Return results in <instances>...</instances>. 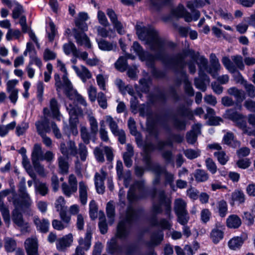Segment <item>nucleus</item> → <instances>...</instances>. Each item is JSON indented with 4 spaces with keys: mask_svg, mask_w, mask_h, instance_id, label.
Returning a JSON list of instances; mask_svg holds the SVG:
<instances>
[{
    "mask_svg": "<svg viewBox=\"0 0 255 255\" xmlns=\"http://www.w3.org/2000/svg\"><path fill=\"white\" fill-rule=\"evenodd\" d=\"M107 251L112 255L121 254L123 252L122 247L117 244L115 239H112L110 243L108 244Z\"/></svg>",
    "mask_w": 255,
    "mask_h": 255,
    "instance_id": "32",
    "label": "nucleus"
},
{
    "mask_svg": "<svg viewBox=\"0 0 255 255\" xmlns=\"http://www.w3.org/2000/svg\"><path fill=\"white\" fill-rule=\"evenodd\" d=\"M151 171L155 175V177L152 181V184L154 185L158 184L160 182V176L164 171V168L162 167L159 164H156L151 168Z\"/></svg>",
    "mask_w": 255,
    "mask_h": 255,
    "instance_id": "28",
    "label": "nucleus"
},
{
    "mask_svg": "<svg viewBox=\"0 0 255 255\" xmlns=\"http://www.w3.org/2000/svg\"><path fill=\"white\" fill-rule=\"evenodd\" d=\"M241 224V219L236 215L229 216L226 220L227 226L230 228L237 229Z\"/></svg>",
    "mask_w": 255,
    "mask_h": 255,
    "instance_id": "30",
    "label": "nucleus"
},
{
    "mask_svg": "<svg viewBox=\"0 0 255 255\" xmlns=\"http://www.w3.org/2000/svg\"><path fill=\"white\" fill-rule=\"evenodd\" d=\"M222 62L225 67L231 73L237 72L236 67L227 56H224L222 59Z\"/></svg>",
    "mask_w": 255,
    "mask_h": 255,
    "instance_id": "42",
    "label": "nucleus"
},
{
    "mask_svg": "<svg viewBox=\"0 0 255 255\" xmlns=\"http://www.w3.org/2000/svg\"><path fill=\"white\" fill-rule=\"evenodd\" d=\"M18 191L19 197L15 193L12 194V201L15 209L12 211L11 218L12 222L20 228L21 232L26 233L28 231L29 224L24 220L22 213L16 209L28 208L32 203L30 197L26 190L24 178L19 182Z\"/></svg>",
    "mask_w": 255,
    "mask_h": 255,
    "instance_id": "2",
    "label": "nucleus"
},
{
    "mask_svg": "<svg viewBox=\"0 0 255 255\" xmlns=\"http://www.w3.org/2000/svg\"><path fill=\"white\" fill-rule=\"evenodd\" d=\"M68 158L66 157L60 156L59 157L58 167L59 172L62 174H67L68 173L69 164L68 163Z\"/></svg>",
    "mask_w": 255,
    "mask_h": 255,
    "instance_id": "33",
    "label": "nucleus"
},
{
    "mask_svg": "<svg viewBox=\"0 0 255 255\" xmlns=\"http://www.w3.org/2000/svg\"><path fill=\"white\" fill-rule=\"evenodd\" d=\"M99 48L103 51L114 50L116 48V44L104 39L97 40Z\"/></svg>",
    "mask_w": 255,
    "mask_h": 255,
    "instance_id": "35",
    "label": "nucleus"
},
{
    "mask_svg": "<svg viewBox=\"0 0 255 255\" xmlns=\"http://www.w3.org/2000/svg\"><path fill=\"white\" fill-rule=\"evenodd\" d=\"M163 239V233L162 231L153 233L150 241L145 243L146 245L149 248L154 247L159 245Z\"/></svg>",
    "mask_w": 255,
    "mask_h": 255,
    "instance_id": "21",
    "label": "nucleus"
},
{
    "mask_svg": "<svg viewBox=\"0 0 255 255\" xmlns=\"http://www.w3.org/2000/svg\"><path fill=\"white\" fill-rule=\"evenodd\" d=\"M98 206L94 200H92L89 204V214L91 218L94 220L97 217Z\"/></svg>",
    "mask_w": 255,
    "mask_h": 255,
    "instance_id": "58",
    "label": "nucleus"
},
{
    "mask_svg": "<svg viewBox=\"0 0 255 255\" xmlns=\"http://www.w3.org/2000/svg\"><path fill=\"white\" fill-rule=\"evenodd\" d=\"M183 152L185 156L189 159H195L200 155V151L199 149H187L184 150Z\"/></svg>",
    "mask_w": 255,
    "mask_h": 255,
    "instance_id": "60",
    "label": "nucleus"
},
{
    "mask_svg": "<svg viewBox=\"0 0 255 255\" xmlns=\"http://www.w3.org/2000/svg\"><path fill=\"white\" fill-rule=\"evenodd\" d=\"M33 222L37 230L41 232L45 233L48 231L49 222L47 219H40L38 216H34Z\"/></svg>",
    "mask_w": 255,
    "mask_h": 255,
    "instance_id": "24",
    "label": "nucleus"
},
{
    "mask_svg": "<svg viewBox=\"0 0 255 255\" xmlns=\"http://www.w3.org/2000/svg\"><path fill=\"white\" fill-rule=\"evenodd\" d=\"M167 217L168 219L162 218L158 221L156 216H153L150 219L149 222L153 227H159L163 230H169L172 226V223L170 221L172 216H171L170 218Z\"/></svg>",
    "mask_w": 255,
    "mask_h": 255,
    "instance_id": "13",
    "label": "nucleus"
},
{
    "mask_svg": "<svg viewBox=\"0 0 255 255\" xmlns=\"http://www.w3.org/2000/svg\"><path fill=\"white\" fill-rule=\"evenodd\" d=\"M107 14L117 32L120 34H124L125 31L123 29V25L121 22L118 20L117 15L115 11L112 9H108Z\"/></svg>",
    "mask_w": 255,
    "mask_h": 255,
    "instance_id": "17",
    "label": "nucleus"
},
{
    "mask_svg": "<svg viewBox=\"0 0 255 255\" xmlns=\"http://www.w3.org/2000/svg\"><path fill=\"white\" fill-rule=\"evenodd\" d=\"M214 155L217 158L218 162L222 165L226 164L229 159L226 152L223 150L215 152Z\"/></svg>",
    "mask_w": 255,
    "mask_h": 255,
    "instance_id": "44",
    "label": "nucleus"
},
{
    "mask_svg": "<svg viewBox=\"0 0 255 255\" xmlns=\"http://www.w3.org/2000/svg\"><path fill=\"white\" fill-rule=\"evenodd\" d=\"M61 188L63 194L68 197L76 193L77 191V180L76 176L74 174L70 175L68 183L63 182Z\"/></svg>",
    "mask_w": 255,
    "mask_h": 255,
    "instance_id": "8",
    "label": "nucleus"
},
{
    "mask_svg": "<svg viewBox=\"0 0 255 255\" xmlns=\"http://www.w3.org/2000/svg\"><path fill=\"white\" fill-rule=\"evenodd\" d=\"M174 46L173 47L169 46L168 47L173 48L175 46L174 44ZM167 47H168V46L165 47V50H166ZM164 54L166 63H163L167 66H171L175 72L177 74L179 73L180 76H181V72L184 71L183 69L186 65V62L185 61V56L184 54L181 53H178L171 59L168 60L165 56V50H164Z\"/></svg>",
    "mask_w": 255,
    "mask_h": 255,
    "instance_id": "6",
    "label": "nucleus"
},
{
    "mask_svg": "<svg viewBox=\"0 0 255 255\" xmlns=\"http://www.w3.org/2000/svg\"><path fill=\"white\" fill-rule=\"evenodd\" d=\"M205 164L207 169L212 174L217 172V167L215 162L211 158H207L205 160Z\"/></svg>",
    "mask_w": 255,
    "mask_h": 255,
    "instance_id": "63",
    "label": "nucleus"
},
{
    "mask_svg": "<svg viewBox=\"0 0 255 255\" xmlns=\"http://www.w3.org/2000/svg\"><path fill=\"white\" fill-rule=\"evenodd\" d=\"M227 93L229 95L233 96L236 99L237 103H241L245 99V94L242 90H239L235 87H231L228 89ZM239 109H241L242 106L239 105Z\"/></svg>",
    "mask_w": 255,
    "mask_h": 255,
    "instance_id": "22",
    "label": "nucleus"
},
{
    "mask_svg": "<svg viewBox=\"0 0 255 255\" xmlns=\"http://www.w3.org/2000/svg\"><path fill=\"white\" fill-rule=\"evenodd\" d=\"M245 201V195L243 191L236 190L232 194V202L231 204L233 205L235 202L239 204H243Z\"/></svg>",
    "mask_w": 255,
    "mask_h": 255,
    "instance_id": "34",
    "label": "nucleus"
},
{
    "mask_svg": "<svg viewBox=\"0 0 255 255\" xmlns=\"http://www.w3.org/2000/svg\"><path fill=\"white\" fill-rule=\"evenodd\" d=\"M231 58L234 63V64L236 67L237 72H238V68L240 70L244 69L245 66L243 63V57L241 55H234L231 57Z\"/></svg>",
    "mask_w": 255,
    "mask_h": 255,
    "instance_id": "57",
    "label": "nucleus"
},
{
    "mask_svg": "<svg viewBox=\"0 0 255 255\" xmlns=\"http://www.w3.org/2000/svg\"><path fill=\"white\" fill-rule=\"evenodd\" d=\"M136 33L138 38L144 44L148 45L150 49L155 52L154 55L146 53L137 41L133 43L132 48L142 60L153 62L155 60H160L166 63L164 50L166 46H174L173 43L166 40L160 36L159 32L152 26H144L142 22H137L135 25Z\"/></svg>",
    "mask_w": 255,
    "mask_h": 255,
    "instance_id": "1",
    "label": "nucleus"
},
{
    "mask_svg": "<svg viewBox=\"0 0 255 255\" xmlns=\"http://www.w3.org/2000/svg\"><path fill=\"white\" fill-rule=\"evenodd\" d=\"M181 78H177L175 80V83L177 86H180L183 81L184 83V89L185 94L189 97H192L194 95V90L191 83L189 81L188 76L185 71L181 72Z\"/></svg>",
    "mask_w": 255,
    "mask_h": 255,
    "instance_id": "10",
    "label": "nucleus"
},
{
    "mask_svg": "<svg viewBox=\"0 0 255 255\" xmlns=\"http://www.w3.org/2000/svg\"><path fill=\"white\" fill-rule=\"evenodd\" d=\"M35 190L43 196L47 195L49 191L48 187L45 183H39L37 184L35 186Z\"/></svg>",
    "mask_w": 255,
    "mask_h": 255,
    "instance_id": "61",
    "label": "nucleus"
},
{
    "mask_svg": "<svg viewBox=\"0 0 255 255\" xmlns=\"http://www.w3.org/2000/svg\"><path fill=\"white\" fill-rule=\"evenodd\" d=\"M27 255H38L37 240L35 238H28L24 242Z\"/></svg>",
    "mask_w": 255,
    "mask_h": 255,
    "instance_id": "18",
    "label": "nucleus"
},
{
    "mask_svg": "<svg viewBox=\"0 0 255 255\" xmlns=\"http://www.w3.org/2000/svg\"><path fill=\"white\" fill-rule=\"evenodd\" d=\"M194 176L197 182H205L209 179L208 173L204 170L197 169L195 171Z\"/></svg>",
    "mask_w": 255,
    "mask_h": 255,
    "instance_id": "36",
    "label": "nucleus"
},
{
    "mask_svg": "<svg viewBox=\"0 0 255 255\" xmlns=\"http://www.w3.org/2000/svg\"><path fill=\"white\" fill-rule=\"evenodd\" d=\"M63 49L65 54L68 55L72 53L74 56L77 54V51L78 50L75 44L71 42L64 44L63 46Z\"/></svg>",
    "mask_w": 255,
    "mask_h": 255,
    "instance_id": "47",
    "label": "nucleus"
},
{
    "mask_svg": "<svg viewBox=\"0 0 255 255\" xmlns=\"http://www.w3.org/2000/svg\"><path fill=\"white\" fill-rule=\"evenodd\" d=\"M173 125L175 128L178 130L186 129V122L185 120H180L176 117L173 118Z\"/></svg>",
    "mask_w": 255,
    "mask_h": 255,
    "instance_id": "55",
    "label": "nucleus"
},
{
    "mask_svg": "<svg viewBox=\"0 0 255 255\" xmlns=\"http://www.w3.org/2000/svg\"><path fill=\"white\" fill-rule=\"evenodd\" d=\"M175 251L177 255H193V252L191 247L189 245H186L183 249L179 246L175 247Z\"/></svg>",
    "mask_w": 255,
    "mask_h": 255,
    "instance_id": "52",
    "label": "nucleus"
},
{
    "mask_svg": "<svg viewBox=\"0 0 255 255\" xmlns=\"http://www.w3.org/2000/svg\"><path fill=\"white\" fill-rule=\"evenodd\" d=\"M176 112L179 116L187 117L190 120H194L193 113L191 109L183 104L178 106L176 109Z\"/></svg>",
    "mask_w": 255,
    "mask_h": 255,
    "instance_id": "25",
    "label": "nucleus"
},
{
    "mask_svg": "<svg viewBox=\"0 0 255 255\" xmlns=\"http://www.w3.org/2000/svg\"><path fill=\"white\" fill-rule=\"evenodd\" d=\"M244 240L240 237H234L228 243V245L231 249L235 250L239 248L243 244Z\"/></svg>",
    "mask_w": 255,
    "mask_h": 255,
    "instance_id": "46",
    "label": "nucleus"
},
{
    "mask_svg": "<svg viewBox=\"0 0 255 255\" xmlns=\"http://www.w3.org/2000/svg\"><path fill=\"white\" fill-rule=\"evenodd\" d=\"M225 117L233 121L234 122H236L241 119H244V116L235 111L233 109H229L226 111L225 114Z\"/></svg>",
    "mask_w": 255,
    "mask_h": 255,
    "instance_id": "37",
    "label": "nucleus"
},
{
    "mask_svg": "<svg viewBox=\"0 0 255 255\" xmlns=\"http://www.w3.org/2000/svg\"><path fill=\"white\" fill-rule=\"evenodd\" d=\"M106 176V173L103 170L101 171V174L97 172L95 175V184L98 193L103 194L104 192V180Z\"/></svg>",
    "mask_w": 255,
    "mask_h": 255,
    "instance_id": "19",
    "label": "nucleus"
},
{
    "mask_svg": "<svg viewBox=\"0 0 255 255\" xmlns=\"http://www.w3.org/2000/svg\"><path fill=\"white\" fill-rule=\"evenodd\" d=\"M148 191L144 186V181H136L131 186L128 193V199L130 202H133L138 199L145 198Z\"/></svg>",
    "mask_w": 255,
    "mask_h": 255,
    "instance_id": "5",
    "label": "nucleus"
},
{
    "mask_svg": "<svg viewBox=\"0 0 255 255\" xmlns=\"http://www.w3.org/2000/svg\"><path fill=\"white\" fill-rule=\"evenodd\" d=\"M222 143L230 147L237 148L241 145V142L237 140L232 132H227L223 136Z\"/></svg>",
    "mask_w": 255,
    "mask_h": 255,
    "instance_id": "14",
    "label": "nucleus"
},
{
    "mask_svg": "<svg viewBox=\"0 0 255 255\" xmlns=\"http://www.w3.org/2000/svg\"><path fill=\"white\" fill-rule=\"evenodd\" d=\"M73 242V237L70 234L59 240L56 243V247L58 250L62 251L69 247Z\"/></svg>",
    "mask_w": 255,
    "mask_h": 255,
    "instance_id": "23",
    "label": "nucleus"
},
{
    "mask_svg": "<svg viewBox=\"0 0 255 255\" xmlns=\"http://www.w3.org/2000/svg\"><path fill=\"white\" fill-rule=\"evenodd\" d=\"M35 126L38 134L40 135L45 134L46 132L50 131V127L48 120L45 118L43 120L38 121L36 123Z\"/></svg>",
    "mask_w": 255,
    "mask_h": 255,
    "instance_id": "26",
    "label": "nucleus"
},
{
    "mask_svg": "<svg viewBox=\"0 0 255 255\" xmlns=\"http://www.w3.org/2000/svg\"><path fill=\"white\" fill-rule=\"evenodd\" d=\"M79 198L82 205H85L87 203L88 194V186L83 181H81L79 183Z\"/></svg>",
    "mask_w": 255,
    "mask_h": 255,
    "instance_id": "29",
    "label": "nucleus"
},
{
    "mask_svg": "<svg viewBox=\"0 0 255 255\" xmlns=\"http://www.w3.org/2000/svg\"><path fill=\"white\" fill-rule=\"evenodd\" d=\"M177 216V221L181 225L187 224L190 219V217L188 211L176 214Z\"/></svg>",
    "mask_w": 255,
    "mask_h": 255,
    "instance_id": "54",
    "label": "nucleus"
},
{
    "mask_svg": "<svg viewBox=\"0 0 255 255\" xmlns=\"http://www.w3.org/2000/svg\"><path fill=\"white\" fill-rule=\"evenodd\" d=\"M43 154L41 145L39 144H34L31 154L32 162L43 160Z\"/></svg>",
    "mask_w": 255,
    "mask_h": 255,
    "instance_id": "27",
    "label": "nucleus"
},
{
    "mask_svg": "<svg viewBox=\"0 0 255 255\" xmlns=\"http://www.w3.org/2000/svg\"><path fill=\"white\" fill-rule=\"evenodd\" d=\"M192 58L196 63L198 67V75L200 76H203L208 79V75L206 72L208 73V60L204 56H200L199 53L194 54Z\"/></svg>",
    "mask_w": 255,
    "mask_h": 255,
    "instance_id": "7",
    "label": "nucleus"
},
{
    "mask_svg": "<svg viewBox=\"0 0 255 255\" xmlns=\"http://www.w3.org/2000/svg\"><path fill=\"white\" fill-rule=\"evenodd\" d=\"M237 126L241 128L244 134L248 135H252L253 134V131L251 128L247 126L246 122L243 119L236 122Z\"/></svg>",
    "mask_w": 255,
    "mask_h": 255,
    "instance_id": "43",
    "label": "nucleus"
},
{
    "mask_svg": "<svg viewBox=\"0 0 255 255\" xmlns=\"http://www.w3.org/2000/svg\"><path fill=\"white\" fill-rule=\"evenodd\" d=\"M185 12V9L182 5H179L177 7L173 8L171 11V14L176 18L182 17Z\"/></svg>",
    "mask_w": 255,
    "mask_h": 255,
    "instance_id": "56",
    "label": "nucleus"
},
{
    "mask_svg": "<svg viewBox=\"0 0 255 255\" xmlns=\"http://www.w3.org/2000/svg\"><path fill=\"white\" fill-rule=\"evenodd\" d=\"M0 211L2 214L4 221L6 223L9 224L10 221L9 212L1 198H0Z\"/></svg>",
    "mask_w": 255,
    "mask_h": 255,
    "instance_id": "48",
    "label": "nucleus"
},
{
    "mask_svg": "<svg viewBox=\"0 0 255 255\" xmlns=\"http://www.w3.org/2000/svg\"><path fill=\"white\" fill-rule=\"evenodd\" d=\"M136 219L134 209L128 207L124 220L121 221L117 227V236L120 239H126L129 234V229Z\"/></svg>",
    "mask_w": 255,
    "mask_h": 255,
    "instance_id": "3",
    "label": "nucleus"
},
{
    "mask_svg": "<svg viewBox=\"0 0 255 255\" xmlns=\"http://www.w3.org/2000/svg\"><path fill=\"white\" fill-rule=\"evenodd\" d=\"M60 151L63 156L69 158L70 156H76L78 154V149L75 142L70 140L66 144L62 142L60 144Z\"/></svg>",
    "mask_w": 255,
    "mask_h": 255,
    "instance_id": "9",
    "label": "nucleus"
},
{
    "mask_svg": "<svg viewBox=\"0 0 255 255\" xmlns=\"http://www.w3.org/2000/svg\"><path fill=\"white\" fill-rule=\"evenodd\" d=\"M4 247L7 252L11 253L15 250L17 244L15 240L11 238L6 237L4 238Z\"/></svg>",
    "mask_w": 255,
    "mask_h": 255,
    "instance_id": "39",
    "label": "nucleus"
},
{
    "mask_svg": "<svg viewBox=\"0 0 255 255\" xmlns=\"http://www.w3.org/2000/svg\"><path fill=\"white\" fill-rule=\"evenodd\" d=\"M106 121L113 134L121 130L119 128L117 123L111 116H107L106 117Z\"/></svg>",
    "mask_w": 255,
    "mask_h": 255,
    "instance_id": "45",
    "label": "nucleus"
},
{
    "mask_svg": "<svg viewBox=\"0 0 255 255\" xmlns=\"http://www.w3.org/2000/svg\"><path fill=\"white\" fill-rule=\"evenodd\" d=\"M73 36L76 39L78 45L80 46L84 45L88 48L92 47L90 39L84 31H79L76 28L73 29Z\"/></svg>",
    "mask_w": 255,
    "mask_h": 255,
    "instance_id": "11",
    "label": "nucleus"
},
{
    "mask_svg": "<svg viewBox=\"0 0 255 255\" xmlns=\"http://www.w3.org/2000/svg\"><path fill=\"white\" fill-rule=\"evenodd\" d=\"M100 214H101V215H100L99 217V227L101 233L102 234H105L107 232L108 226L104 212H100Z\"/></svg>",
    "mask_w": 255,
    "mask_h": 255,
    "instance_id": "51",
    "label": "nucleus"
},
{
    "mask_svg": "<svg viewBox=\"0 0 255 255\" xmlns=\"http://www.w3.org/2000/svg\"><path fill=\"white\" fill-rule=\"evenodd\" d=\"M92 238V233L90 231H87L86 236L83 239H81L79 240V247H82V248L85 251H87L91 246V239Z\"/></svg>",
    "mask_w": 255,
    "mask_h": 255,
    "instance_id": "40",
    "label": "nucleus"
},
{
    "mask_svg": "<svg viewBox=\"0 0 255 255\" xmlns=\"http://www.w3.org/2000/svg\"><path fill=\"white\" fill-rule=\"evenodd\" d=\"M72 68L83 82H85L87 79L91 78L92 74L85 66L81 65L80 68H79L76 66L73 65Z\"/></svg>",
    "mask_w": 255,
    "mask_h": 255,
    "instance_id": "20",
    "label": "nucleus"
},
{
    "mask_svg": "<svg viewBox=\"0 0 255 255\" xmlns=\"http://www.w3.org/2000/svg\"><path fill=\"white\" fill-rule=\"evenodd\" d=\"M106 213L107 217L110 219V222L112 223L115 215V207L113 201H110L107 203Z\"/></svg>",
    "mask_w": 255,
    "mask_h": 255,
    "instance_id": "53",
    "label": "nucleus"
},
{
    "mask_svg": "<svg viewBox=\"0 0 255 255\" xmlns=\"http://www.w3.org/2000/svg\"><path fill=\"white\" fill-rule=\"evenodd\" d=\"M210 65L209 66L208 74L215 78L217 76L218 72L221 70V65L218 58L214 53L210 55Z\"/></svg>",
    "mask_w": 255,
    "mask_h": 255,
    "instance_id": "12",
    "label": "nucleus"
},
{
    "mask_svg": "<svg viewBox=\"0 0 255 255\" xmlns=\"http://www.w3.org/2000/svg\"><path fill=\"white\" fill-rule=\"evenodd\" d=\"M224 226L220 223H217L210 233V238L215 244H217L224 237Z\"/></svg>",
    "mask_w": 255,
    "mask_h": 255,
    "instance_id": "15",
    "label": "nucleus"
},
{
    "mask_svg": "<svg viewBox=\"0 0 255 255\" xmlns=\"http://www.w3.org/2000/svg\"><path fill=\"white\" fill-rule=\"evenodd\" d=\"M244 87L249 97L251 98L255 97V87L252 84L245 83Z\"/></svg>",
    "mask_w": 255,
    "mask_h": 255,
    "instance_id": "64",
    "label": "nucleus"
},
{
    "mask_svg": "<svg viewBox=\"0 0 255 255\" xmlns=\"http://www.w3.org/2000/svg\"><path fill=\"white\" fill-rule=\"evenodd\" d=\"M80 136L84 144H88L92 140L95 142L96 140L97 134L92 131H89L85 126H82L80 130Z\"/></svg>",
    "mask_w": 255,
    "mask_h": 255,
    "instance_id": "16",
    "label": "nucleus"
},
{
    "mask_svg": "<svg viewBox=\"0 0 255 255\" xmlns=\"http://www.w3.org/2000/svg\"><path fill=\"white\" fill-rule=\"evenodd\" d=\"M158 202H153L151 208L152 212L156 215L160 214L162 212V206L165 208V215L169 218L171 217V202L170 200L166 198L164 191H159L157 193Z\"/></svg>",
    "mask_w": 255,
    "mask_h": 255,
    "instance_id": "4",
    "label": "nucleus"
},
{
    "mask_svg": "<svg viewBox=\"0 0 255 255\" xmlns=\"http://www.w3.org/2000/svg\"><path fill=\"white\" fill-rule=\"evenodd\" d=\"M78 153H79L81 160L85 161L88 155V150L86 146L83 143L78 144Z\"/></svg>",
    "mask_w": 255,
    "mask_h": 255,
    "instance_id": "59",
    "label": "nucleus"
},
{
    "mask_svg": "<svg viewBox=\"0 0 255 255\" xmlns=\"http://www.w3.org/2000/svg\"><path fill=\"white\" fill-rule=\"evenodd\" d=\"M116 68L121 72H124L128 69L127 58L120 57L115 64Z\"/></svg>",
    "mask_w": 255,
    "mask_h": 255,
    "instance_id": "50",
    "label": "nucleus"
},
{
    "mask_svg": "<svg viewBox=\"0 0 255 255\" xmlns=\"http://www.w3.org/2000/svg\"><path fill=\"white\" fill-rule=\"evenodd\" d=\"M66 202L64 198L62 196H60L56 200L55 207L57 211L59 212L64 210H67V207L65 206Z\"/></svg>",
    "mask_w": 255,
    "mask_h": 255,
    "instance_id": "62",
    "label": "nucleus"
},
{
    "mask_svg": "<svg viewBox=\"0 0 255 255\" xmlns=\"http://www.w3.org/2000/svg\"><path fill=\"white\" fill-rule=\"evenodd\" d=\"M217 208L219 215L221 217H224L228 212V206L227 202L222 200L217 203Z\"/></svg>",
    "mask_w": 255,
    "mask_h": 255,
    "instance_id": "49",
    "label": "nucleus"
},
{
    "mask_svg": "<svg viewBox=\"0 0 255 255\" xmlns=\"http://www.w3.org/2000/svg\"><path fill=\"white\" fill-rule=\"evenodd\" d=\"M50 108L53 117L60 120L59 105L56 99L52 98L50 100Z\"/></svg>",
    "mask_w": 255,
    "mask_h": 255,
    "instance_id": "41",
    "label": "nucleus"
},
{
    "mask_svg": "<svg viewBox=\"0 0 255 255\" xmlns=\"http://www.w3.org/2000/svg\"><path fill=\"white\" fill-rule=\"evenodd\" d=\"M210 82L209 77L208 76V79L203 76H200L198 75V77L194 79V85L195 87L201 90L202 92H205L206 90L207 87L206 83H209Z\"/></svg>",
    "mask_w": 255,
    "mask_h": 255,
    "instance_id": "31",
    "label": "nucleus"
},
{
    "mask_svg": "<svg viewBox=\"0 0 255 255\" xmlns=\"http://www.w3.org/2000/svg\"><path fill=\"white\" fill-rule=\"evenodd\" d=\"M174 210L176 214L187 212L186 209V203L181 199L175 200Z\"/></svg>",
    "mask_w": 255,
    "mask_h": 255,
    "instance_id": "38",
    "label": "nucleus"
}]
</instances>
